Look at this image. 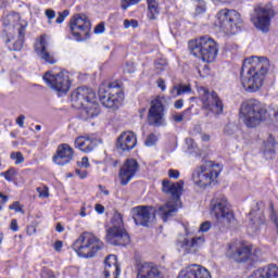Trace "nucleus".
<instances>
[{
  "label": "nucleus",
  "instance_id": "28",
  "mask_svg": "<svg viewBox=\"0 0 278 278\" xmlns=\"http://www.w3.org/2000/svg\"><path fill=\"white\" fill-rule=\"evenodd\" d=\"M137 144L136 135L131 131L122 132L117 138L116 147L121 151H131Z\"/></svg>",
  "mask_w": 278,
  "mask_h": 278
},
{
  "label": "nucleus",
  "instance_id": "47",
  "mask_svg": "<svg viewBox=\"0 0 278 278\" xmlns=\"http://www.w3.org/2000/svg\"><path fill=\"white\" fill-rule=\"evenodd\" d=\"M68 14H70L68 10H65L62 13H59V16L56 18L58 25H61V23H64V18H66V16H68Z\"/></svg>",
  "mask_w": 278,
  "mask_h": 278
},
{
  "label": "nucleus",
  "instance_id": "33",
  "mask_svg": "<svg viewBox=\"0 0 278 278\" xmlns=\"http://www.w3.org/2000/svg\"><path fill=\"white\" fill-rule=\"evenodd\" d=\"M169 92L172 97L176 99V97H181V94H190L192 87L186 84H178L173 86Z\"/></svg>",
  "mask_w": 278,
  "mask_h": 278
},
{
  "label": "nucleus",
  "instance_id": "46",
  "mask_svg": "<svg viewBox=\"0 0 278 278\" xmlns=\"http://www.w3.org/2000/svg\"><path fill=\"white\" fill-rule=\"evenodd\" d=\"M124 27H125V29H129V27L136 28V27H138V21H136V20H131V21L125 20L124 21Z\"/></svg>",
  "mask_w": 278,
  "mask_h": 278
},
{
  "label": "nucleus",
  "instance_id": "35",
  "mask_svg": "<svg viewBox=\"0 0 278 278\" xmlns=\"http://www.w3.org/2000/svg\"><path fill=\"white\" fill-rule=\"evenodd\" d=\"M190 112H192V106L186 109L182 113L173 114L172 118H173L174 123H181L184 121V117L186 116V114H190Z\"/></svg>",
  "mask_w": 278,
  "mask_h": 278
},
{
  "label": "nucleus",
  "instance_id": "2",
  "mask_svg": "<svg viewBox=\"0 0 278 278\" xmlns=\"http://www.w3.org/2000/svg\"><path fill=\"white\" fill-rule=\"evenodd\" d=\"M3 36L10 51H21L25 40L27 22L17 12L5 11L2 16Z\"/></svg>",
  "mask_w": 278,
  "mask_h": 278
},
{
  "label": "nucleus",
  "instance_id": "22",
  "mask_svg": "<svg viewBox=\"0 0 278 278\" xmlns=\"http://www.w3.org/2000/svg\"><path fill=\"white\" fill-rule=\"evenodd\" d=\"M101 142V139L97 138L96 135H86L75 139V147L83 153H91Z\"/></svg>",
  "mask_w": 278,
  "mask_h": 278
},
{
  "label": "nucleus",
  "instance_id": "42",
  "mask_svg": "<svg viewBox=\"0 0 278 278\" xmlns=\"http://www.w3.org/2000/svg\"><path fill=\"white\" fill-rule=\"evenodd\" d=\"M157 142V137L155 134H150L146 139V147H153Z\"/></svg>",
  "mask_w": 278,
  "mask_h": 278
},
{
  "label": "nucleus",
  "instance_id": "17",
  "mask_svg": "<svg viewBox=\"0 0 278 278\" xmlns=\"http://www.w3.org/2000/svg\"><path fill=\"white\" fill-rule=\"evenodd\" d=\"M130 214L135 220V225L149 227L151 223L155 222V214H157V210L153 206H135L131 208Z\"/></svg>",
  "mask_w": 278,
  "mask_h": 278
},
{
  "label": "nucleus",
  "instance_id": "59",
  "mask_svg": "<svg viewBox=\"0 0 278 278\" xmlns=\"http://www.w3.org/2000/svg\"><path fill=\"white\" fill-rule=\"evenodd\" d=\"M94 210L98 214H103V212H105V206L101 204H96Z\"/></svg>",
  "mask_w": 278,
  "mask_h": 278
},
{
  "label": "nucleus",
  "instance_id": "36",
  "mask_svg": "<svg viewBox=\"0 0 278 278\" xmlns=\"http://www.w3.org/2000/svg\"><path fill=\"white\" fill-rule=\"evenodd\" d=\"M238 131V125L233 124V123H228L225 127H224V134L226 136H236V132Z\"/></svg>",
  "mask_w": 278,
  "mask_h": 278
},
{
  "label": "nucleus",
  "instance_id": "43",
  "mask_svg": "<svg viewBox=\"0 0 278 278\" xmlns=\"http://www.w3.org/2000/svg\"><path fill=\"white\" fill-rule=\"evenodd\" d=\"M186 142L190 153H197V142H194V139L192 138L186 139Z\"/></svg>",
  "mask_w": 278,
  "mask_h": 278
},
{
  "label": "nucleus",
  "instance_id": "30",
  "mask_svg": "<svg viewBox=\"0 0 278 278\" xmlns=\"http://www.w3.org/2000/svg\"><path fill=\"white\" fill-rule=\"evenodd\" d=\"M262 207H264V202H257L255 207L250 212V220L252 225H255L256 227L264 225L266 220L264 218V211H262Z\"/></svg>",
  "mask_w": 278,
  "mask_h": 278
},
{
  "label": "nucleus",
  "instance_id": "5",
  "mask_svg": "<svg viewBox=\"0 0 278 278\" xmlns=\"http://www.w3.org/2000/svg\"><path fill=\"white\" fill-rule=\"evenodd\" d=\"M189 49L194 58L212 63L218 55V43L210 37L203 36L189 42Z\"/></svg>",
  "mask_w": 278,
  "mask_h": 278
},
{
  "label": "nucleus",
  "instance_id": "18",
  "mask_svg": "<svg viewBox=\"0 0 278 278\" xmlns=\"http://www.w3.org/2000/svg\"><path fill=\"white\" fill-rule=\"evenodd\" d=\"M71 101L77 110H81L92 101H97V93L88 87H78L72 92Z\"/></svg>",
  "mask_w": 278,
  "mask_h": 278
},
{
  "label": "nucleus",
  "instance_id": "40",
  "mask_svg": "<svg viewBox=\"0 0 278 278\" xmlns=\"http://www.w3.org/2000/svg\"><path fill=\"white\" fill-rule=\"evenodd\" d=\"M210 229H212V223L211 222H204L200 225L199 227V232L200 233H207V231H210Z\"/></svg>",
  "mask_w": 278,
  "mask_h": 278
},
{
  "label": "nucleus",
  "instance_id": "16",
  "mask_svg": "<svg viewBox=\"0 0 278 278\" xmlns=\"http://www.w3.org/2000/svg\"><path fill=\"white\" fill-rule=\"evenodd\" d=\"M199 94L204 110L213 112V114H220L223 112V100H220L216 92H210L206 88L201 87L199 89Z\"/></svg>",
  "mask_w": 278,
  "mask_h": 278
},
{
  "label": "nucleus",
  "instance_id": "54",
  "mask_svg": "<svg viewBox=\"0 0 278 278\" xmlns=\"http://www.w3.org/2000/svg\"><path fill=\"white\" fill-rule=\"evenodd\" d=\"M75 173L80 179H86L88 177V172L81 169H75Z\"/></svg>",
  "mask_w": 278,
  "mask_h": 278
},
{
  "label": "nucleus",
  "instance_id": "11",
  "mask_svg": "<svg viewBox=\"0 0 278 278\" xmlns=\"http://www.w3.org/2000/svg\"><path fill=\"white\" fill-rule=\"evenodd\" d=\"M240 23H242V17L236 10L223 9L217 13V25L226 34H238L240 31Z\"/></svg>",
  "mask_w": 278,
  "mask_h": 278
},
{
  "label": "nucleus",
  "instance_id": "45",
  "mask_svg": "<svg viewBox=\"0 0 278 278\" xmlns=\"http://www.w3.org/2000/svg\"><path fill=\"white\" fill-rule=\"evenodd\" d=\"M77 166H79V168H88L90 166L88 157L84 156L80 161L77 162Z\"/></svg>",
  "mask_w": 278,
  "mask_h": 278
},
{
  "label": "nucleus",
  "instance_id": "12",
  "mask_svg": "<svg viewBox=\"0 0 278 278\" xmlns=\"http://www.w3.org/2000/svg\"><path fill=\"white\" fill-rule=\"evenodd\" d=\"M212 214H214L217 223L220 225H231L235 217L233 213L229 210V202L223 194L215 197L212 202Z\"/></svg>",
  "mask_w": 278,
  "mask_h": 278
},
{
  "label": "nucleus",
  "instance_id": "48",
  "mask_svg": "<svg viewBox=\"0 0 278 278\" xmlns=\"http://www.w3.org/2000/svg\"><path fill=\"white\" fill-rule=\"evenodd\" d=\"M9 210H14L15 212H20L21 214L24 213L23 207L21 206V203L18 202H13L10 206Z\"/></svg>",
  "mask_w": 278,
  "mask_h": 278
},
{
  "label": "nucleus",
  "instance_id": "56",
  "mask_svg": "<svg viewBox=\"0 0 278 278\" xmlns=\"http://www.w3.org/2000/svg\"><path fill=\"white\" fill-rule=\"evenodd\" d=\"M7 201H8V195H3V193L0 192V212L3 210V205H5Z\"/></svg>",
  "mask_w": 278,
  "mask_h": 278
},
{
  "label": "nucleus",
  "instance_id": "26",
  "mask_svg": "<svg viewBox=\"0 0 278 278\" xmlns=\"http://www.w3.org/2000/svg\"><path fill=\"white\" fill-rule=\"evenodd\" d=\"M121 275V266H118V258L114 254H110L104 260V277L118 278Z\"/></svg>",
  "mask_w": 278,
  "mask_h": 278
},
{
  "label": "nucleus",
  "instance_id": "3",
  "mask_svg": "<svg viewBox=\"0 0 278 278\" xmlns=\"http://www.w3.org/2000/svg\"><path fill=\"white\" fill-rule=\"evenodd\" d=\"M162 190L165 194H169L172 197L169 201L157 208V216H160L164 223H167L168 218H173L177 210L181 207L180 199L181 194H184V180L173 182L168 179H164L162 182Z\"/></svg>",
  "mask_w": 278,
  "mask_h": 278
},
{
  "label": "nucleus",
  "instance_id": "25",
  "mask_svg": "<svg viewBox=\"0 0 278 278\" xmlns=\"http://www.w3.org/2000/svg\"><path fill=\"white\" fill-rule=\"evenodd\" d=\"M178 278H212L210 270L201 265H189L178 275Z\"/></svg>",
  "mask_w": 278,
  "mask_h": 278
},
{
  "label": "nucleus",
  "instance_id": "41",
  "mask_svg": "<svg viewBox=\"0 0 278 278\" xmlns=\"http://www.w3.org/2000/svg\"><path fill=\"white\" fill-rule=\"evenodd\" d=\"M136 3H140V0H122V10H127L131 5H136Z\"/></svg>",
  "mask_w": 278,
  "mask_h": 278
},
{
  "label": "nucleus",
  "instance_id": "64",
  "mask_svg": "<svg viewBox=\"0 0 278 278\" xmlns=\"http://www.w3.org/2000/svg\"><path fill=\"white\" fill-rule=\"evenodd\" d=\"M56 231H59V233H62V231H64V226H62V224L56 225Z\"/></svg>",
  "mask_w": 278,
  "mask_h": 278
},
{
  "label": "nucleus",
  "instance_id": "6",
  "mask_svg": "<svg viewBox=\"0 0 278 278\" xmlns=\"http://www.w3.org/2000/svg\"><path fill=\"white\" fill-rule=\"evenodd\" d=\"M220 170H223V167L219 164L206 161L203 165L193 169L192 181L198 188H207V186H212L218 179Z\"/></svg>",
  "mask_w": 278,
  "mask_h": 278
},
{
  "label": "nucleus",
  "instance_id": "60",
  "mask_svg": "<svg viewBox=\"0 0 278 278\" xmlns=\"http://www.w3.org/2000/svg\"><path fill=\"white\" fill-rule=\"evenodd\" d=\"M191 134L192 136H201V127L199 125L194 126Z\"/></svg>",
  "mask_w": 278,
  "mask_h": 278
},
{
  "label": "nucleus",
  "instance_id": "24",
  "mask_svg": "<svg viewBox=\"0 0 278 278\" xmlns=\"http://www.w3.org/2000/svg\"><path fill=\"white\" fill-rule=\"evenodd\" d=\"M205 244V236H194L191 239L185 238L182 241H178V248L182 249L185 253H197L202 245Z\"/></svg>",
  "mask_w": 278,
  "mask_h": 278
},
{
  "label": "nucleus",
  "instance_id": "9",
  "mask_svg": "<svg viewBox=\"0 0 278 278\" xmlns=\"http://www.w3.org/2000/svg\"><path fill=\"white\" fill-rule=\"evenodd\" d=\"M99 99L104 108H116L123 101V89L118 83H103L98 90Z\"/></svg>",
  "mask_w": 278,
  "mask_h": 278
},
{
  "label": "nucleus",
  "instance_id": "19",
  "mask_svg": "<svg viewBox=\"0 0 278 278\" xmlns=\"http://www.w3.org/2000/svg\"><path fill=\"white\" fill-rule=\"evenodd\" d=\"M148 121L150 125H162L164 123V98L156 97L151 102V108L148 114Z\"/></svg>",
  "mask_w": 278,
  "mask_h": 278
},
{
  "label": "nucleus",
  "instance_id": "10",
  "mask_svg": "<svg viewBox=\"0 0 278 278\" xmlns=\"http://www.w3.org/2000/svg\"><path fill=\"white\" fill-rule=\"evenodd\" d=\"M231 253L230 260L238 262V264H244V262H257L262 257V250L260 248H253L242 242H236L230 245Z\"/></svg>",
  "mask_w": 278,
  "mask_h": 278
},
{
  "label": "nucleus",
  "instance_id": "31",
  "mask_svg": "<svg viewBox=\"0 0 278 278\" xmlns=\"http://www.w3.org/2000/svg\"><path fill=\"white\" fill-rule=\"evenodd\" d=\"M80 110V114L83 118H85L86 121H88V118H94V116H97L101 112V110L99 109V103H97V100L89 102Z\"/></svg>",
  "mask_w": 278,
  "mask_h": 278
},
{
  "label": "nucleus",
  "instance_id": "38",
  "mask_svg": "<svg viewBox=\"0 0 278 278\" xmlns=\"http://www.w3.org/2000/svg\"><path fill=\"white\" fill-rule=\"evenodd\" d=\"M37 192L40 199H49V187L47 186L38 187Z\"/></svg>",
  "mask_w": 278,
  "mask_h": 278
},
{
  "label": "nucleus",
  "instance_id": "21",
  "mask_svg": "<svg viewBox=\"0 0 278 278\" xmlns=\"http://www.w3.org/2000/svg\"><path fill=\"white\" fill-rule=\"evenodd\" d=\"M35 51L40 60L47 64H55V55L49 51V37L47 35H42L35 43Z\"/></svg>",
  "mask_w": 278,
  "mask_h": 278
},
{
  "label": "nucleus",
  "instance_id": "27",
  "mask_svg": "<svg viewBox=\"0 0 278 278\" xmlns=\"http://www.w3.org/2000/svg\"><path fill=\"white\" fill-rule=\"evenodd\" d=\"M137 278H164L160 267L153 263H143L138 270Z\"/></svg>",
  "mask_w": 278,
  "mask_h": 278
},
{
  "label": "nucleus",
  "instance_id": "53",
  "mask_svg": "<svg viewBox=\"0 0 278 278\" xmlns=\"http://www.w3.org/2000/svg\"><path fill=\"white\" fill-rule=\"evenodd\" d=\"M4 178L7 179V181H12V177H14V169H9L7 172H4Z\"/></svg>",
  "mask_w": 278,
  "mask_h": 278
},
{
  "label": "nucleus",
  "instance_id": "1",
  "mask_svg": "<svg viewBox=\"0 0 278 278\" xmlns=\"http://www.w3.org/2000/svg\"><path fill=\"white\" fill-rule=\"evenodd\" d=\"M250 65L247 73L241 68V85L248 92H257L264 86V79L270 71V61L266 56H251L245 59L244 66Z\"/></svg>",
  "mask_w": 278,
  "mask_h": 278
},
{
  "label": "nucleus",
  "instance_id": "58",
  "mask_svg": "<svg viewBox=\"0 0 278 278\" xmlns=\"http://www.w3.org/2000/svg\"><path fill=\"white\" fill-rule=\"evenodd\" d=\"M11 231H18V222L16 219L11 220Z\"/></svg>",
  "mask_w": 278,
  "mask_h": 278
},
{
  "label": "nucleus",
  "instance_id": "29",
  "mask_svg": "<svg viewBox=\"0 0 278 278\" xmlns=\"http://www.w3.org/2000/svg\"><path fill=\"white\" fill-rule=\"evenodd\" d=\"M249 278H278L277 265L255 269Z\"/></svg>",
  "mask_w": 278,
  "mask_h": 278
},
{
  "label": "nucleus",
  "instance_id": "4",
  "mask_svg": "<svg viewBox=\"0 0 278 278\" xmlns=\"http://www.w3.org/2000/svg\"><path fill=\"white\" fill-rule=\"evenodd\" d=\"M268 109L258 100L251 99L243 102L240 106L239 118L250 129L257 127L263 121H266Z\"/></svg>",
  "mask_w": 278,
  "mask_h": 278
},
{
  "label": "nucleus",
  "instance_id": "39",
  "mask_svg": "<svg viewBox=\"0 0 278 278\" xmlns=\"http://www.w3.org/2000/svg\"><path fill=\"white\" fill-rule=\"evenodd\" d=\"M11 160H15V164H23L25 162V157H23L21 152L11 153Z\"/></svg>",
  "mask_w": 278,
  "mask_h": 278
},
{
  "label": "nucleus",
  "instance_id": "34",
  "mask_svg": "<svg viewBox=\"0 0 278 278\" xmlns=\"http://www.w3.org/2000/svg\"><path fill=\"white\" fill-rule=\"evenodd\" d=\"M264 155L266 160H273V155H275V138L269 137L268 141L265 143Z\"/></svg>",
  "mask_w": 278,
  "mask_h": 278
},
{
  "label": "nucleus",
  "instance_id": "44",
  "mask_svg": "<svg viewBox=\"0 0 278 278\" xmlns=\"http://www.w3.org/2000/svg\"><path fill=\"white\" fill-rule=\"evenodd\" d=\"M92 206H87L86 204H83V206L80 207V212H79V216H81V218H86L88 216V214H90V208Z\"/></svg>",
  "mask_w": 278,
  "mask_h": 278
},
{
  "label": "nucleus",
  "instance_id": "57",
  "mask_svg": "<svg viewBox=\"0 0 278 278\" xmlns=\"http://www.w3.org/2000/svg\"><path fill=\"white\" fill-rule=\"evenodd\" d=\"M174 108L175 110H181V108H184V99L176 100L174 103Z\"/></svg>",
  "mask_w": 278,
  "mask_h": 278
},
{
  "label": "nucleus",
  "instance_id": "49",
  "mask_svg": "<svg viewBox=\"0 0 278 278\" xmlns=\"http://www.w3.org/2000/svg\"><path fill=\"white\" fill-rule=\"evenodd\" d=\"M103 31H105V24L103 23L98 24L93 29V34H103Z\"/></svg>",
  "mask_w": 278,
  "mask_h": 278
},
{
  "label": "nucleus",
  "instance_id": "37",
  "mask_svg": "<svg viewBox=\"0 0 278 278\" xmlns=\"http://www.w3.org/2000/svg\"><path fill=\"white\" fill-rule=\"evenodd\" d=\"M156 73H163V71H166L167 62L164 59H160L154 64Z\"/></svg>",
  "mask_w": 278,
  "mask_h": 278
},
{
  "label": "nucleus",
  "instance_id": "20",
  "mask_svg": "<svg viewBox=\"0 0 278 278\" xmlns=\"http://www.w3.org/2000/svg\"><path fill=\"white\" fill-rule=\"evenodd\" d=\"M138 170H140V165L136 159L126 160L119 169L121 185L127 186V184L136 177V173H138Z\"/></svg>",
  "mask_w": 278,
  "mask_h": 278
},
{
  "label": "nucleus",
  "instance_id": "23",
  "mask_svg": "<svg viewBox=\"0 0 278 278\" xmlns=\"http://www.w3.org/2000/svg\"><path fill=\"white\" fill-rule=\"evenodd\" d=\"M73 156V148H71L68 143H62L58 147L52 161L54 164H58V166H66V164H71Z\"/></svg>",
  "mask_w": 278,
  "mask_h": 278
},
{
  "label": "nucleus",
  "instance_id": "50",
  "mask_svg": "<svg viewBox=\"0 0 278 278\" xmlns=\"http://www.w3.org/2000/svg\"><path fill=\"white\" fill-rule=\"evenodd\" d=\"M168 177L170 179H179V170H177V169H169L168 170Z\"/></svg>",
  "mask_w": 278,
  "mask_h": 278
},
{
  "label": "nucleus",
  "instance_id": "7",
  "mask_svg": "<svg viewBox=\"0 0 278 278\" xmlns=\"http://www.w3.org/2000/svg\"><path fill=\"white\" fill-rule=\"evenodd\" d=\"M105 244L91 232H83L73 243V249L79 257H94Z\"/></svg>",
  "mask_w": 278,
  "mask_h": 278
},
{
  "label": "nucleus",
  "instance_id": "8",
  "mask_svg": "<svg viewBox=\"0 0 278 278\" xmlns=\"http://www.w3.org/2000/svg\"><path fill=\"white\" fill-rule=\"evenodd\" d=\"M113 226L106 230L105 240L109 244L114 247H127L129 244V233L125 230L123 224V215L121 213H115L112 219Z\"/></svg>",
  "mask_w": 278,
  "mask_h": 278
},
{
  "label": "nucleus",
  "instance_id": "52",
  "mask_svg": "<svg viewBox=\"0 0 278 278\" xmlns=\"http://www.w3.org/2000/svg\"><path fill=\"white\" fill-rule=\"evenodd\" d=\"M46 16H47V18H49V23H51V21H53V18H55V11H53L51 9H47Z\"/></svg>",
  "mask_w": 278,
  "mask_h": 278
},
{
  "label": "nucleus",
  "instance_id": "14",
  "mask_svg": "<svg viewBox=\"0 0 278 278\" xmlns=\"http://www.w3.org/2000/svg\"><path fill=\"white\" fill-rule=\"evenodd\" d=\"M275 16V11L270 7H256L251 15V23L256 29L268 33L270 29V18Z\"/></svg>",
  "mask_w": 278,
  "mask_h": 278
},
{
  "label": "nucleus",
  "instance_id": "32",
  "mask_svg": "<svg viewBox=\"0 0 278 278\" xmlns=\"http://www.w3.org/2000/svg\"><path fill=\"white\" fill-rule=\"evenodd\" d=\"M147 17L149 21H157V16H160V2L157 0H147Z\"/></svg>",
  "mask_w": 278,
  "mask_h": 278
},
{
  "label": "nucleus",
  "instance_id": "61",
  "mask_svg": "<svg viewBox=\"0 0 278 278\" xmlns=\"http://www.w3.org/2000/svg\"><path fill=\"white\" fill-rule=\"evenodd\" d=\"M62 247H64V243L62 241H55L54 243V250L55 251H62Z\"/></svg>",
  "mask_w": 278,
  "mask_h": 278
},
{
  "label": "nucleus",
  "instance_id": "62",
  "mask_svg": "<svg viewBox=\"0 0 278 278\" xmlns=\"http://www.w3.org/2000/svg\"><path fill=\"white\" fill-rule=\"evenodd\" d=\"M99 190L102 194H104L105 197H108L110 194V190L105 189V187L103 186H99Z\"/></svg>",
  "mask_w": 278,
  "mask_h": 278
},
{
  "label": "nucleus",
  "instance_id": "15",
  "mask_svg": "<svg viewBox=\"0 0 278 278\" xmlns=\"http://www.w3.org/2000/svg\"><path fill=\"white\" fill-rule=\"evenodd\" d=\"M70 29L78 42L90 38V21L84 14L75 15L71 20Z\"/></svg>",
  "mask_w": 278,
  "mask_h": 278
},
{
  "label": "nucleus",
  "instance_id": "55",
  "mask_svg": "<svg viewBox=\"0 0 278 278\" xmlns=\"http://www.w3.org/2000/svg\"><path fill=\"white\" fill-rule=\"evenodd\" d=\"M157 87L161 88V90L164 92V90H166V81H164V79L159 78L156 80Z\"/></svg>",
  "mask_w": 278,
  "mask_h": 278
},
{
  "label": "nucleus",
  "instance_id": "13",
  "mask_svg": "<svg viewBox=\"0 0 278 278\" xmlns=\"http://www.w3.org/2000/svg\"><path fill=\"white\" fill-rule=\"evenodd\" d=\"M43 81H46L48 88L55 90L56 92L66 93L71 90V78L68 77V73L60 72H46L43 75Z\"/></svg>",
  "mask_w": 278,
  "mask_h": 278
},
{
  "label": "nucleus",
  "instance_id": "63",
  "mask_svg": "<svg viewBox=\"0 0 278 278\" xmlns=\"http://www.w3.org/2000/svg\"><path fill=\"white\" fill-rule=\"evenodd\" d=\"M200 138L203 142H210V135L207 134H201Z\"/></svg>",
  "mask_w": 278,
  "mask_h": 278
},
{
  "label": "nucleus",
  "instance_id": "51",
  "mask_svg": "<svg viewBox=\"0 0 278 278\" xmlns=\"http://www.w3.org/2000/svg\"><path fill=\"white\" fill-rule=\"evenodd\" d=\"M25 115H20L16 119L15 123L18 127H25Z\"/></svg>",
  "mask_w": 278,
  "mask_h": 278
}]
</instances>
